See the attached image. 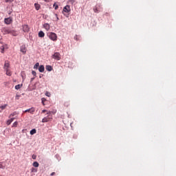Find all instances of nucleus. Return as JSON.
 I'll list each match as a JSON object with an SVG mask.
<instances>
[{
    "label": "nucleus",
    "instance_id": "7c9ffc66",
    "mask_svg": "<svg viewBox=\"0 0 176 176\" xmlns=\"http://www.w3.org/2000/svg\"><path fill=\"white\" fill-rule=\"evenodd\" d=\"M32 158L34 160H36V155L33 154L32 156Z\"/></svg>",
    "mask_w": 176,
    "mask_h": 176
},
{
    "label": "nucleus",
    "instance_id": "5701e85b",
    "mask_svg": "<svg viewBox=\"0 0 176 176\" xmlns=\"http://www.w3.org/2000/svg\"><path fill=\"white\" fill-rule=\"evenodd\" d=\"M6 167L5 165H3V162H0V168H5Z\"/></svg>",
    "mask_w": 176,
    "mask_h": 176
},
{
    "label": "nucleus",
    "instance_id": "6e6552de",
    "mask_svg": "<svg viewBox=\"0 0 176 176\" xmlns=\"http://www.w3.org/2000/svg\"><path fill=\"white\" fill-rule=\"evenodd\" d=\"M63 12L65 13H69L71 12V7L69 6H66L63 8Z\"/></svg>",
    "mask_w": 176,
    "mask_h": 176
},
{
    "label": "nucleus",
    "instance_id": "9b49d317",
    "mask_svg": "<svg viewBox=\"0 0 176 176\" xmlns=\"http://www.w3.org/2000/svg\"><path fill=\"white\" fill-rule=\"evenodd\" d=\"M43 28L45 30H46V31H49V30H50V25H49V23H45L43 25Z\"/></svg>",
    "mask_w": 176,
    "mask_h": 176
},
{
    "label": "nucleus",
    "instance_id": "a18cd8bd",
    "mask_svg": "<svg viewBox=\"0 0 176 176\" xmlns=\"http://www.w3.org/2000/svg\"><path fill=\"white\" fill-rule=\"evenodd\" d=\"M39 78H42V76H40Z\"/></svg>",
    "mask_w": 176,
    "mask_h": 176
},
{
    "label": "nucleus",
    "instance_id": "2f4dec72",
    "mask_svg": "<svg viewBox=\"0 0 176 176\" xmlns=\"http://www.w3.org/2000/svg\"><path fill=\"white\" fill-rule=\"evenodd\" d=\"M69 2L72 3V5H74V3H75V0H69Z\"/></svg>",
    "mask_w": 176,
    "mask_h": 176
},
{
    "label": "nucleus",
    "instance_id": "39448f33",
    "mask_svg": "<svg viewBox=\"0 0 176 176\" xmlns=\"http://www.w3.org/2000/svg\"><path fill=\"white\" fill-rule=\"evenodd\" d=\"M3 68H4L5 71H6L7 69H9V68H10V63L9 62V60L5 61Z\"/></svg>",
    "mask_w": 176,
    "mask_h": 176
},
{
    "label": "nucleus",
    "instance_id": "20e7f679",
    "mask_svg": "<svg viewBox=\"0 0 176 176\" xmlns=\"http://www.w3.org/2000/svg\"><path fill=\"white\" fill-rule=\"evenodd\" d=\"M4 23L7 25L12 24V23H13V19L12 17L6 18L4 19Z\"/></svg>",
    "mask_w": 176,
    "mask_h": 176
},
{
    "label": "nucleus",
    "instance_id": "ea45409f",
    "mask_svg": "<svg viewBox=\"0 0 176 176\" xmlns=\"http://www.w3.org/2000/svg\"><path fill=\"white\" fill-rule=\"evenodd\" d=\"M1 41H2V36H1V34H0V43H1Z\"/></svg>",
    "mask_w": 176,
    "mask_h": 176
},
{
    "label": "nucleus",
    "instance_id": "473e14b6",
    "mask_svg": "<svg viewBox=\"0 0 176 176\" xmlns=\"http://www.w3.org/2000/svg\"><path fill=\"white\" fill-rule=\"evenodd\" d=\"M37 170L34 168H32V173H36Z\"/></svg>",
    "mask_w": 176,
    "mask_h": 176
},
{
    "label": "nucleus",
    "instance_id": "9d476101",
    "mask_svg": "<svg viewBox=\"0 0 176 176\" xmlns=\"http://www.w3.org/2000/svg\"><path fill=\"white\" fill-rule=\"evenodd\" d=\"M25 112H29L30 113H34L35 112V108L32 107L25 111Z\"/></svg>",
    "mask_w": 176,
    "mask_h": 176
},
{
    "label": "nucleus",
    "instance_id": "412c9836",
    "mask_svg": "<svg viewBox=\"0 0 176 176\" xmlns=\"http://www.w3.org/2000/svg\"><path fill=\"white\" fill-rule=\"evenodd\" d=\"M6 107H8V104H4L3 106H1L0 109H1V111H3V109H6Z\"/></svg>",
    "mask_w": 176,
    "mask_h": 176
},
{
    "label": "nucleus",
    "instance_id": "aec40b11",
    "mask_svg": "<svg viewBox=\"0 0 176 176\" xmlns=\"http://www.w3.org/2000/svg\"><path fill=\"white\" fill-rule=\"evenodd\" d=\"M23 86V85H17L15 86V89L16 90H19V89H21V87Z\"/></svg>",
    "mask_w": 176,
    "mask_h": 176
},
{
    "label": "nucleus",
    "instance_id": "e433bc0d",
    "mask_svg": "<svg viewBox=\"0 0 176 176\" xmlns=\"http://www.w3.org/2000/svg\"><path fill=\"white\" fill-rule=\"evenodd\" d=\"M45 96H47V97H50V94L49 92H46Z\"/></svg>",
    "mask_w": 176,
    "mask_h": 176
},
{
    "label": "nucleus",
    "instance_id": "cd10ccee",
    "mask_svg": "<svg viewBox=\"0 0 176 176\" xmlns=\"http://www.w3.org/2000/svg\"><path fill=\"white\" fill-rule=\"evenodd\" d=\"M1 50V53H3L5 52V46L2 45L1 47H0Z\"/></svg>",
    "mask_w": 176,
    "mask_h": 176
},
{
    "label": "nucleus",
    "instance_id": "a211bd4d",
    "mask_svg": "<svg viewBox=\"0 0 176 176\" xmlns=\"http://www.w3.org/2000/svg\"><path fill=\"white\" fill-rule=\"evenodd\" d=\"M34 6H35L36 10H39V9H41V6L38 3H35Z\"/></svg>",
    "mask_w": 176,
    "mask_h": 176
},
{
    "label": "nucleus",
    "instance_id": "f3484780",
    "mask_svg": "<svg viewBox=\"0 0 176 176\" xmlns=\"http://www.w3.org/2000/svg\"><path fill=\"white\" fill-rule=\"evenodd\" d=\"M31 135H34V134H36V129H34L30 131Z\"/></svg>",
    "mask_w": 176,
    "mask_h": 176
},
{
    "label": "nucleus",
    "instance_id": "4468645a",
    "mask_svg": "<svg viewBox=\"0 0 176 176\" xmlns=\"http://www.w3.org/2000/svg\"><path fill=\"white\" fill-rule=\"evenodd\" d=\"M6 74L8 76H12V72L10 71V69H7L6 70Z\"/></svg>",
    "mask_w": 176,
    "mask_h": 176
},
{
    "label": "nucleus",
    "instance_id": "bb28decb",
    "mask_svg": "<svg viewBox=\"0 0 176 176\" xmlns=\"http://www.w3.org/2000/svg\"><path fill=\"white\" fill-rule=\"evenodd\" d=\"M94 12L95 13H98V12H100V10H98V8L97 7H96L95 8H94Z\"/></svg>",
    "mask_w": 176,
    "mask_h": 176
},
{
    "label": "nucleus",
    "instance_id": "c03bdc74",
    "mask_svg": "<svg viewBox=\"0 0 176 176\" xmlns=\"http://www.w3.org/2000/svg\"><path fill=\"white\" fill-rule=\"evenodd\" d=\"M42 102H43V98H42Z\"/></svg>",
    "mask_w": 176,
    "mask_h": 176
},
{
    "label": "nucleus",
    "instance_id": "7ed1b4c3",
    "mask_svg": "<svg viewBox=\"0 0 176 176\" xmlns=\"http://www.w3.org/2000/svg\"><path fill=\"white\" fill-rule=\"evenodd\" d=\"M52 58H54V60H57L58 61V60H61V55L58 52H55L52 55Z\"/></svg>",
    "mask_w": 176,
    "mask_h": 176
},
{
    "label": "nucleus",
    "instance_id": "a19ab883",
    "mask_svg": "<svg viewBox=\"0 0 176 176\" xmlns=\"http://www.w3.org/2000/svg\"><path fill=\"white\" fill-rule=\"evenodd\" d=\"M55 16H56L57 20H58V16H57V14H55Z\"/></svg>",
    "mask_w": 176,
    "mask_h": 176
},
{
    "label": "nucleus",
    "instance_id": "dca6fc26",
    "mask_svg": "<svg viewBox=\"0 0 176 176\" xmlns=\"http://www.w3.org/2000/svg\"><path fill=\"white\" fill-rule=\"evenodd\" d=\"M45 69H47V71L50 72V71H52L53 67H52V66H50V65H47V66L45 67Z\"/></svg>",
    "mask_w": 176,
    "mask_h": 176
},
{
    "label": "nucleus",
    "instance_id": "f257e3e1",
    "mask_svg": "<svg viewBox=\"0 0 176 176\" xmlns=\"http://www.w3.org/2000/svg\"><path fill=\"white\" fill-rule=\"evenodd\" d=\"M1 32L3 34V35H8L9 34L12 35V36H17L19 35V32H17V31L10 28H3L1 29Z\"/></svg>",
    "mask_w": 176,
    "mask_h": 176
},
{
    "label": "nucleus",
    "instance_id": "c85d7f7f",
    "mask_svg": "<svg viewBox=\"0 0 176 176\" xmlns=\"http://www.w3.org/2000/svg\"><path fill=\"white\" fill-rule=\"evenodd\" d=\"M19 123L17 122V121H16V122H14V123H13V124H12V127H17V124H18Z\"/></svg>",
    "mask_w": 176,
    "mask_h": 176
},
{
    "label": "nucleus",
    "instance_id": "f03ea898",
    "mask_svg": "<svg viewBox=\"0 0 176 176\" xmlns=\"http://www.w3.org/2000/svg\"><path fill=\"white\" fill-rule=\"evenodd\" d=\"M47 36H49L50 39L51 41H57V34L54 32H50L47 34Z\"/></svg>",
    "mask_w": 176,
    "mask_h": 176
},
{
    "label": "nucleus",
    "instance_id": "b1692460",
    "mask_svg": "<svg viewBox=\"0 0 176 176\" xmlns=\"http://www.w3.org/2000/svg\"><path fill=\"white\" fill-rule=\"evenodd\" d=\"M38 67H39V63H36L34 65V69H38Z\"/></svg>",
    "mask_w": 176,
    "mask_h": 176
},
{
    "label": "nucleus",
    "instance_id": "c756f323",
    "mask_svg": "<svg viewBox=\"0 0 176 176\" xmlns=\"http://www.w3.org/2000/svg\"><path fill=\"white\" fill-rule=\"evenodd\" d=\"M54 7H55L54 8L55 10H57V9H58V5L56 4V3H54Z\"/></svg>",
    "mask_w": 176,
    "mask_h": 176
},
{
    "label": "nucleus",
    "instance_id": "f8f14e48",
    "mask_svg": "<svg viewBox=\"0 0 176 176\" xmlns=\"http://www.w3.org/2000/svg\"><path fill=\"white\" fill-rule=\"evenodd\" d=\"M39 72H45V66L43 65H40L38 68Z\"/></svg>",
    "mask_w": 176,
    "mask_h": 176
},
{
    "label": "nucleus",
    "instance_id": "72a5a7b5",
    "mask_svg": "<svg viewBox=\"0 0 176 176\" xmlns=\"http://www.w3.org/2000/svg\"><path fill=\"white\" fill-rule=\"evenodd\" d=\"M32 75H34V76H36V72L32 71Z\"/></svg>",
    "mask_w": 176,
    "mask_h": 176
},
{
    "label": "nucleus",
    "instance_id": "2eb2a0df",
    "mask_svg": "<svg viewBox=\"0 0 176 176\" xmlns=\"http://www.w3.org/2000/svg\"><path fill=\"white\" fill-rule=\"evenodd\" d=\"M38 36H39V38H43V36H45V33L42 31H40L38 32Z\"/></svg>",
    "mask_w": 176,
    "mask_h": 176
},
{
    "label": "nucleus",
    "instance_id": "c9c22d12",
    "mask_svg": "<svg viewBox=\"0 0 176 176\" xmlns=\"http://www.w3.org/2000/svg\"><path fill=\"white\" fill-rule=\"evenodd\" d=\"M15 100H20V96L19 95H16Z\"/></svg>",
    "mask_w": 176,
    "mask_h": 176
},
{
    "label": "nucleus",
    "instance_id": "37998d69",
    "mask_svg": "<svg viewBox=\"0 0 176 176\" xmlns=\"http://www.w3.org/2000/svg\"><path fill=\"white\" fill-rule=\"evenodd\" d=\"M74 39H76V41H78V38L76 36L74 37Z\"/></svg>",
    "mask_w": 176,
    "mask_h": 176
},
{
    "label": "nucleus",
    "instance_id": "4be33fe9",
    "mask_svg": "<svg viewBox=\"0 0 176 176\" xmlns=\"http://www.w3.org/2000/svg\"><path fill=\"white\" fill-rule=\"evenodd\" d=\"M21 75L22 76L23 82H24V80H25V74L22 72Z\"/></svg>",
    "mask_w": 176,
    "mask_h": 176
},
{
    "label": "nucleus",
    "instance_id": "1a4fd4ad",
    "mask_svg": "<svg viewBox=\"0 0 176 176\" xmlns=\"http://www.w3.org/2000/svg\"><path fill=\"white\" fill-rule=\"evenodd\" d=\"M23 30L24 32H28L30 31V27L28 25H23Z\"/></svg>",
    "mask_w": 176,
    "mask_h": 176
},
{
    "label": "nucleus",
    "instance_id": "6ab92c4d",
    "mask_svg": "<svg viewBox=\"0 0 176 176\" xmlns=\"http://www.w3.org/2000/svg\"><path fill=\"white\" fill-rule=\"evenodd\" d=\"M32 165L34 167H39V163L38 162H34Z\"/></svg>",
    "mask_w": 176,
    "mask_h": 176
},
{
    "label": "nucleus",
    "instance_id": "79ce46f5",
    "mask_svg": "<svg viewBox=\"0 0 176 176\" xmlns=\"http://www.w3.org/2000/svg\"><path fill=\"white\" fill-rule=\"evenodd\" d=\"M45 112H46V110H43L42 111V113H45Z\"/></svg>",
    "mask_w": 176,
    "mask_h": 176
},
{
    "label": "nucleus",
    "instance_id": "0eeeda50",
    "mask_svg": "<svg viewBox=\"0 0 176 176\" xmlns=\"http://www.w3.org/2000/svg\"><path fill=\"white\" fill-rule=\"evenodd\" d=\"M21 52L23 53V54H25L27 53V47H25V45H23L21 46Z\"/></svg>",
    "mask_w": 176,
    "mask_h": 176
},
{
    "label": "nucleus",
    "instance_id": "4c0bfd02",
    "mask_svg": "<svg viewBox=\"0 0 176 176\" xmlns=\"http://www.w3.org/2000/svg\"><path fill=\"white\" fill-rule=\"evenodd\" d=\"M3 46H4V49H8V45L5 44Z\"/></svg>",
    "mask_w": 176,
    "mask_h": 176
},
{
    "label": "nucleus",
    "instance_id": "393cba45",
    "mask_svg": "<svg viewBox=\"0 0 176 176\" xmlns=\"http://www.w3.org/2000/svg\"><path fill=\"white\" fill-rule=\"evenodd\" d=\"M16 115H17L16 112H14L12 113H11L9 116L10 118H12V116H16Z\"/></svg>",
    "mask_w": 176,
    "mask_h": 176
},
{
    "label": "nucleus",
    "instance_id": "423d86ee",
    "mask_svg": "<svg viewBox=\"0 0 176 176\" xmlns=\"http://www.w3.org/2000/svg\"><path fill=\"white\" fill-rule=\"evenodd\" d=\"M51 119H52V116L50 115H48L47 117L42 119V122L47 123V122H50Z\"/></svg>",
    "mask_w": 176,
    "mask_h": 176
},
{
    "label": "nucleus",
    "instance_id": "a878e982",
    "mask_svg": "<svg viewBox=\"0 0 176 176\" xmlns=\"http://www.w3.org/2000/svg\"><path fill=\"white\" fill-rule=\"evenodd\" d=\"M64 105H65V107H69V101L65 102Z\"/></svg>",
    "mask_w": 176,
    "mask_h": 176
},
{
    "label": "nucleus",
    "instance_id": "58836bf2",
    "mask_svg": "<svg viewBox=\"0 0 176 176\" xmlns=\"http://www.w3.org/2000/svg\"><path fill=\"white\" fill-rule=\"evenodd\" d=\"M56 175L55 172H53V173H51L50 175H51V176H53V175Z\"/></svg>",
    "mask_w": 176,
    "mask_h": 176
},
{
    "label": "nucleus",
    "instance_id": "f704fd0d",
    "mask_svg": "<svg viewBox=\"0 0 176 176\" xmlns=\"http://www.w3.org/2000/svg\"><path fill=\"white\" fill-rule=\"evenodd\" d=\"M14 0H5V2L8 3V2H13Z\"/></svg>",
    "mask_w": 176,
    "mask_h": 176
},
{
    "label": "nucleus",
    "instance_id": "49530a36",
    "mask_svg": "<svg viewBox=\"0 0 176 176\" xmlns=\"http://www.w3.org/2000/svg\"><path fill=\"white\" fill-rule=\"evenodd\" d=\"M32 80H34V78H32Z\"/></svg>",
    "mask_w": 176,
    "mask_h": 176
},
{
    "label": "nucleus",
    "instance_id": "ddd939ff",
    "mask_svg": "<svg viewBox=\"0 0 176 176\" xmlns=\"http://www.w3.org/2000/svg\"><path fill=\"white\" fill-rule=\"evenodd\" d=\"M14 120V118H10V120L7 121L6 124H8V126H9L12 124V122H13Z\"/></svg>",
    "mask_w": 176,
    "mask_h": 176
}]
</instances>
